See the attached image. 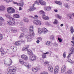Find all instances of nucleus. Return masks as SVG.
<instances>
[{
	"label": "nucleus",
	"mask_w": 74,
	"mask_h": 74,
	"mask_svg": "<svg viewBox=\"0 0 74 74\" xmlns=\"http://www.w3.org/2000/svg\"><path fill=\"white\" fill-rule=\"evenodd\" d=\"M16 70V68L14 66H10L8 69L7 74H14Z\"/></svg>",
	"instance_id": "f257e3e1"
},
{
	"label": "nucleus",
	"mask_w": 74,
	"mask_h": 74,
	"mask_svg": "<svg viewBox=\"0 0 74 74\" xmlns=\"http://www.w3.org/2000/svg\"><path fill=\"white\" fill-rule=\"evenodd\" d=\"M29 48V45H26L24 46L22 48L23 51H26L27 50L28 55H30L32 54V52H30V50H28V48Z\"/></svg>",
	"instance_id": "f03ea898"
},
{
	"label": "nucleus",
	"mask_w": 74,
	"mask_h": 74,
	"mask_svg": "<svg viewBox=\"0 0 74 74\" xmlns=\"http://www.w3.org/2000/svg\"><path fill=\"white\" fill-rule=\"evenodd\" d=\"M44 64H45V65L47 64V67L49 71L51 73L53 72V68L52 67V66L49 64V62L47 61H46L44 63Z\"/></svg>",
	"instance_id": "7ed1b4c3"
},
{
	"label": "nucleus",
	"mask_w": 74,
	"mask_h": 74,
	"mask_svg": "<svg viewBox=\"0 0 74 74\" xmlns=\"http://www.w3.org/2000/svg\"><path fill=\"white\" fill-rule=\"evenodd\" d=\"M7 11L9 14H14L15 12V10L13 8L10 7L7 8Z\"/></svg>",
	"instance_id": "20e7f679"
},
{
	"label": "nucleus",
	"mask_w": 74,
	"mask_h": 74,
	"mask_svg": "<svg viewBox=\"0 0 74 74\" xmlns=\"http://www.w3.org/2000/svg\"><path fill=\"white\" fill-rule=\"evenodd\" d=\"M40 14L42 15V17L43 19H49V17L48 16L45 15V12L43 10H40L39 11Z\"/></svg>",
	"instance_id": "39448f33"
},
{
	"label": "nucleus",
	"mask_w": 74,
	"mask_h": 74,
	"mask_svg": "<svg viewBox=\"0 0 74 74\" xmlns=\"http://www.w3.org/2000/svg\"><path fill=\"white\" fill-rule=\"evenodd\" d=\"M29 31V34L31 35H32V36H34V32H33V30H34V28L33 27V26H31L30 27Z\"/></svg>",
	"instance_id": "423d86ee"
},
{
	"label": "nucleus",
	"mask_w": 74,
	"mask_h": 74,
	"mask_svg": "<svg viewBox=\"0 0 74 74\" xmlns=\"http://www.w3.org/2000/svg\"><path fill=\"white\" fill-rule=\"evenodd\" d=\"M30 55V56L29 57V59L30 60L32 61H34V60H36V57L33 54V52H32V54Z\"/></svg>",
	"instance_id": "0eeeda50"
},
{
	"label": "nucleus",
	"mask_w": 74,
	"mask_h": 74,
	"mask_svg": "<svg viewBox=\"0 0 74 74\" xmlns=\"http://www.w3.org/2000/svg\"><path fill=\"white\" fill-rule=\"evenodd\" d=\"M19 62L21 64H23V65H24V66H25L26 67H29V64H28V63H26V62H24L22 60L19 59Z\"/></svg>",
	"instance_id": "6e6552de"
},
{
	"label": "nucleus",
	"mask_w": 74,
	"mask_h": 74,
	"mask_svg": "<svg viewBox=\"0 0 74 74\" xmlns=\"http://www.w3.org/2000/svg\"><path fill=\"white\" fill-rule=\"evenodd\" d=\"M34 23L36 25H41V22L38 20H35L33 21Z\"/></svg>",
	"instance_id": "1a4fd4ad"
},
{
	"label": "nucleus",
	"mask_w": 74,
	"mask_h": 74,
	"mask_svg": "<svg viewBox=\"0 0 74 74\" xmlns=\"http://www.w3.org/2000/svg\"><path fill=\"white\" fill-rule=\"evenodd\" d=\"M66 70V66L65 65H63L61 68V73H64Z\"/></svg>",
	"instance_id": "9d476101"
},
{
	"label": "nucleus",
	"mask_w": 74,
	"mask_h": 74,
	"mask_svg": "<svg viewBox=\"0 0 74 74\" xmlns=\"http://www.w3.org/2000/svg\"><path fill=\"white\" fill-rule=\"evenodd\" d=\"M34 36H33V35L30 34L28 35L27 36V41L28 42H30V41H31V40L33 37H34Z\"/></svg>",
	"instance_id": "9b49d317"
},
{
	"label": "nucleus",
	"mask_w": 74,
	"mask_h": 74,
	"mask_svg": "<svg viewBox=\"0 0 74 74\" xmlns=\"http://www.w3.org/2000/svg\"><path fill=\"white\" fill-rule=\"evenodd\" d=\"M70 50L71 53H69V55L67 57V58H70V57L71 56V54H72V53H73V52H74V49L73 47L71 48L70 49Z\"/></svg>",
	"instance_id": "f8f14e48"
},
{
	"label": "nucleus",
	"mask_w": 74,
	"mask_h": 74,
	"mask_svg": "<svg viewBox=\"0 0 74 74\" xmlns=\"http://www.w3.org/2000/svg\"><path fill=\"white\" fill-rule=\"evenodd\" d=\"M59 71V66H56L54 69V73H58Z\"/></svg>",
	"instance_id": "ddd939ff"
},
{
	"label": "nucleus",
	"mask_w": 74,
	"mask_h": 74,
	"mask_svg": "<svg viewBox=\"0 0 74 74\" xmlns=\"http://www.w3.org/2000/svg\"><path fill=\"white\" fill-rule=\"evenodd\" d=\"M44 9L45 11H48L51 10V6H46L45 7Z\"/></svg>",
	"instance_id": "4468645a"
},
{
	"label": "nucleus",
	"mask_w": 74,
	"mask_h": 74,
	"mask_svg": "<svg viewBox=\"0 0 74 74\" xmlns=\"http://www.w3.org/2000/svg\"><path fill=\"white\" fill-rule=\"evenodd\" d=\"M42 32L44 33V34H45V33H47L48 32V31L47 29L45 28H43L42 29Z\"/></svg>",
	"instance_id": "2eb2a0df"
},
{
	"label": "nucleus",
	"mask_w": 74,
	"mask_h": 74,
	"mask_svg": "<svg viewBox=\"0 0 74 74\" xmlns=\"http://www.w3.org/2000/svg\"><path fill=\"white\" fill-rule=\"evenodd\" d=\"M21 58L25 60H27V56L25 55H22L21 56Z\"/></svg>",
	"instance_id": "dca6fc26"
},
{
	"label": "nucleus",
	"mask_w": 74,
	"mask_h": 74,
	"mask_svg": "<svg viewBox=\"0 0 74 74\" xmlns=\"http://www.w3.org/2000/svg\"><path fill=\"white\" fill-rule=\"evenodd\" d=\"M15 19H12V20H11V26H14V25H15Z\"/></svg>",
	"instance_id": "f3484780"
},
{
	"label": "nucleus",
	"mask_w": 74,
	"mask_h": 74,
	"mask_svg": "<svg viewBox=\"0 0 74 74\" xmlns=\"http://www.w3.org/2000/svg\"><path fill=\"white\" fill-rule=\"evenodd\" d=\"M20 29L21 31H22V32H25L27 30V28H25V27H20Z\"/></svg>",
	"instance_id": "a211bd4d"
},
{
	"label": "nucleus",
	"mask_w": 74,
	"mask_h": 74,
	"mask_svg": "<svg viewBox=\"0 0 74 74\" xmlns=\"http://www.w3.org/2000/svg\"><path fill=\"white\" fill-rule=\"evenodd\" d=\"M13 18H19V15L18 14H14L13 15Z\"/></svg>",
	"instance_id": "6ab92c4d"
},
{
	"label": "nucleus",
	"mask_w": 74,
	"mask_h": 74,
	"mask_svg": "<svg viewBox=\"0 0 74 74\" xmlns=\"http://www.w3.org/2000/svg\"><path fill=\"white\" fill-rule=\"evenodd\" d=\"M5 10V8L3 6H0V11H3V10Z\"/></svg>",
	"instance_id": "aec40b11"
},
{
	"label": "nucleus",
	"mask_w": 74,
	"mask_h": 74,
	"mask_svg": "<svg viewBox=\"0 0 74 74\" xmlns=\"http://www.w3.org/2000/svg\"><path fill=\"white\" fill-rule=\"evenodd\" d=\"M70 30L71 33L72 34V33H74V29H73V26H71V27L70 28Z\"/></svg>",
	"instance_id": "412c9836"
},
{
	"label": "nucleus",
	"mask_w": 74,
	"mask_h": 74,
	"mask_svg": "<svg viewBox=\"0 0 74 74\" xmlns=\"http://www.w3.org/2000/svg\"><path fill=\"white\" fill-rule=\"evenodd\" d=\"M10 64H7L6 63V62H4V64H6V65H7L8 66H10L11 65V64H12V60H11V59L10 60Z\"/></svg>",
	"instance_id": "4be33fe9"
},
{
	"label": "nucleus",
	"mask_w": 74,
	"mask_h": 74,
	"mask_svg": "<svg viewBox=\"0 0 74 74\" xmlns=\"http://www.w3.org/2000/svg\"><path fill=\"white\" fill-rule=\"evenodd\" d=\"M32 71L34 73H36L38 71V69L37 68H33L32 69Z\"/></svg>",
	"instance_id": "5701e85b"
},
{
	"label": "nucleus",
	"mask_w": 74,
	"mask_h": 74,
	"mask_svg": "<svg viewBox=\"0 0 74 74\" xmlns=\"http://www.w3.org/2000/svg\"><path fill=\"white\" fill-rule=\"evenodd\" d=\"M12 33H16L17 32V29L15 28H13L12 30Z\"/></svg>",
	"instance_id": "b1692460"
},
{
	"label": "nucleus",
	"mask_w": 74,
	"mask_h": 74,
	"mask_svg": "<svg viewBox=\"0 0 74 74\" xmlns=\"http://www.w3.org/2000/svg\"><path fill=\"white\" fill-rule=\"evenodd\" d=\"M55 2L56 4H58L59 5H61L62 4V2L60 1H55Z\"/></svg>",
	"instance_id": "393cba45"
},
{
	"label": "nucleus",
	"mask_w": 74,
	"mask_h": 74,
	"mask_svg": "<svg viewBox=\"0 0 74 74\" xmlns=\"http://www.w3.org/2000/svg\"><path fill=\"white\" fill-rule=\"evenodd\" d=\"M20 41H18L17 42H15L14 43V45H16V46H18V45H20V44L19 43V42Z\"/></svg>",
	"instance_id": "a878e982"
},
{
	"label": "nucleus",
	"mask_w": 74,
	"mask_h": 74,
	"mask_svg": "<svg viewBox=\"0 0 74 74\" xmlns=\"http://www.w3.org/2000/svg\"><path fill=\"white\" fill-rule=\"evenodd\" d=\"M59 46V44L58 43L56 42H55L53 43V46L55 47H58Z\"/></svg>",
	"instance_id": "bb28decb"
},
{
	"label": "nucleus",
	"mask_w": 74,
	"mask_h": 74,
	"mask_svg": "<svg viewBox=\"0 0 74 74\" xmlns=\"http://www.w3.org/2000/svg\"><path fill=\"white\" fill-rule=\"evenodd\" d=\"M33 6L32 7V11H34L35 10H36V8L34 6H35V4H33L32 5Z\"/></svg>",
	"instance_id": "cd10ccee"
},
{
	"label": "nucleus",
	"mask_w": 74,
	"mask_h": 74,
	"mask_svg": "<svg viewBox=\"0 0 74 74\" xmlns=\"http://www.w3.org/2000/svg\"><path fill=\"white\" fill-rule=\"evenodd\" d=\"M7 24L8 25L11 26V21H8L7 22Z\"/></svg>",
	"instance_id": "c85d7f7f"
},
{
	"label": "nucleus",
	"mask_w": 74,
	"mask_h": 74,
	"mask_svg": "<svg viewBox=\"0 0 74 74\" xmlns=\"http://www.w3.org/2000/svg\"><path fill=\"white\" fill-rule=\"evenodd\" d=\"M58 21L57 19H55V21L54 22V25H56L58 24Z\"/></svg>",
	"instance_id": "c756f323"
},
{
	"label": "nucleus",
	"mask_w": 74,
	"mask_h": 74,
	"mask_svg": "<svg viewBox=\"0 0 74 74\" xmlns=\"http://www.w3.org/2000/svg\"><path fill=\"white\" fill-rule=\"evenodd\" d=\"M24 21L25 22L27 23L29 22V20L28 19H25L24 20Z\"/></svg>",
	"instance_id": "7c9ffc66"
},
{
	"label": "nucleus",
	"mask_w": 74,
	"mask_h": 74,
	"mask_svg": "<svg viewBox=\"0 0 74 74\" xmlns=\"http://www.w3.org/2000/svg\"><path fill=\"white\" fill-rule=\"evenodd\" d=\"M38 32L39 34H41V33L42 32V29H38Z\"/></svg>",
	"instance_id": "2f4dec72"
},
{
	"label": "nucleus",
	"mask_w": 74,
	"mask_h": 74,
	"mask_svg": "<svg viewBox=\"0 0 74 74\" xmlns=\"http://www.w3.org/2000/svg\"><path fill=\"white\" fill-rule=\"evenodd\" d=\"M21 2V3H18V5H19V6H22L24 4L23 2Z\"/></svg>",
	"instance_id": "473e14b6"
},
{
	"label": "nucleus",
	"mask_w": 74,
	"mask_h": 74,
	"mask_svg": "<svg viewBox=\"0 0 74 74\" xmlns=\"http://www.w3.org/2000/svg\"><path fill=\"white\" fill-rule=\"evenodd\" d=\"M51 42L49 41H48L47 42H46V44L47 45H51Z\"/></svg>",
	"instance_id": "72a5a7b5"
},
{
	"label": "nucleus",
	"mask_w": 74,
	"mask_h": 74,
	"mask_svg": "<svg viewBox=\"0 0 74 74\" xmlns=\"http://www.w3.org/2000/svg\"><path fill=\"white\" fill-rule=\"evenodd\" d=\"M67 72L69 74H71V73H72V70H71V69H70Z\"/></svg>",
	"instance_id": "f704fd0d"
},
{
	"label": "nucleus",
	"mask_w": 74,
	"mask_h": 74,
	"mask_svg": "<svg viewBox=\"0 0 74 74\" xmlns=\"http://www.w3.org/2000/svg\"><path fill=\"white\" fill-rule=\"evenodd\" d=\"M68 62H69L71 64H73V62H72V60H71L70 59H69L68 60Z\"/></svg>",
	"instance_id": "c9c22d12"
},
{
	"label": "nucleus",
	"mask_w": 74,
	"mask_h": 74,
	"mask_svg": "<svg viewBox=\"0 0 74 74\" xmlns=\"http://www.w3.org/2000/svg\"><path fill=\"white\" fill-rule=\"evenodd\" d=\"M5 16L6 17H8V18H9V19H12V17L8 16L7 14H5Z\"/></svg>",
	"instance_id": "e433bc0d"
},
{
	"label": "nucleus",
	"mask_w": 74,
	"mask_h": 74,
	"mask_svg": "<svg viewBox=\"0 0 74 74\" xmlns=\"http://www.w3.org/2000/svg\"><path fill=\"white\" fill-rule=\"evenodd\" d=\"M45 25H47V26H51V24L50 23H49L47 22H45Z\"/></svg>",
	"instance_id": "4c0bfd02"
},
{
	"label": "nucleus",
	"mask_w": 74,
	"mask_h": 74,
	"mask_svg": "<svg viewBox=\"0 0 74 74\" xmlns=\"http://www.w3.org/2000/svg\"><path fill=\"white\" fill-rule=\"evenodd\" d=\"M35 4H38V5H39L40 4V3L39 2V1H36L35 2Z\"/></svg>",
	"instance_id": "58836bf2"
},
{
	"label": "nucleus",
	"mask_w": 74,
	"mask_h": 74,
	"mask_svg": "<svg viewBox=\"0 0 74 74\" xmlns=\"http://www.w3.org/2000/svg\"><path fill=\"white\" fill-rule=\"evenodd\" d=\"M17 50V47H14V48L13 49V52H16Z\"/></svg>",
	"instance_id": "ea45409f"
},
{
	"label": "nucleus",
	"mask_w": 74,
	"mask_h": 74,
	"mask_svg": "<svg viewBox=\"0 0 74 74\" xmlns=\"http://www.w3.org/2000/svg\"><path fill=\"white\" fill-rule=\"evenodd\" d=\"M1 52L2 55H4L5 53V52L4 51V50L3 51H1Z\"/></svg>",
	"instance_id": "a19ab883"
},
{
	"label": "nucleus",
	"mask_w": 74,
	"mask_h": 74,
	"mask_svg": "<svg viewBox=\"0 0 74 74\" xmlns=\"http://www.w3.org/2000/svg\"><path fill=\"white\" fill-rule=\"evenodd\" d=\"M5 1L7 3H10V2H11V1H12L13 0H5Z\"/></svg>",
	"instance_id": "79ce46f5"
},
{
	"label": "nucleus",
	"mask_w": 74,
	"mask_h": 74,
	"mask_svg": "<svg viewBox=\"0 0 74 74\" xmlns=\"http://www.w3.org/2000/svg\"><path fill=\"white\" fill-rule=\"evenodd\" d=\"M46 57H47V56L46 55H44L43 54L42 56V58L43 59H45V58H46Z\"/></svg>",
	"instance_id": "37998d69"
},
{
	"label": "nucleus",
	"mask_w": 74,
	"mask_h": 74,
	"mask_svg": "<svg viewBox=\"0 0 74 74\" xmlns=\"http://www.w3.org/2000/svg\"><path fill=\"white\" fill-rule=\"evenodd\" d=\"M20 25H21V26H23L24 25V23H23V21H21L20 23Z\"/></svg>",
	"instance_id": "c03bdc74"
},
{
	"label": "nucleus",
	"mask_w": 74,
	"mask_h": 74,
	"mask_svg": "<svg viewBox=\"0 0 74 74\" xmlns=\"http://www.w3.org/2000/svg\"><path fill=\"white\" fill-rule=\"evenodd\" d=\"M42 5H46V2L44 1H43V2L42 3Z\"/></svg>",
	"instance_id": "a18cd8bd"
},
{
	"label": "nucleus",
	"mask_w": 74,
	"mask_h": 74,
	"mask_svg": "<svg viewBox=\"0 0 74 74\" xmlns=\"http://www.w3.org/2000/svg\"><path fill=\"white\" fill-rule=\"evenodd\" d=\"M58 40L59 41V42H61L62 41V40L61 38H60L59 37L58 38Z\"/></svg>",
	"instance_id": "49530a36"
},
{
	"label": "nucleus",
	"mask_w": 74,
	"mask_h": 74,
	"mask_svg": "<svg viewBox=\"0 0 74 74\" xmlns=\"http://www.w3.org/2000/svg\"><path fill=\"white\" fill-rule=\"evenodd\" d=\"M24 36V34L23 33H22L21 34L20 36V37L22 38Z\"/></svg>",
	"instance_id": "de8ad7c7"
},
{
	"label": "nucleus",
	"mask_w": 74,
	"mask_h": 74,
	"mask_svg": "<svg viewBox=\"0 0 74 74\" xmlns=\"http://www.w3.org/2000/svg\"><path fill=\"white\" fill-rule=\"evenodd\" d=\"M3 39V35L0 34V40H1Z\"/></svg>",
	"instance_id": "09e8293b"
},
{
	"label": "nucleus",
	"mask_w": 74,
	"mask_h": 74,
	"mask_svg": "<svg viewBox=\"0 0 74 74\" xmlns=\"http://www.w3.org/2000/svg\"><path fill=\"white\" fill-rule=\"evenodd\" d=\"M50 38L51 39H52V40H53L54 39V36H53L51 35L50 36Z\"/></svg>",
	"instance_id": "8fccbe9b"
},
{
	"label": "nucleus",
	"mask_w": 74,
	"mask_h": 74,
	"mask_svg": "<svg viewBox=\"0 0 74 74\" xmlns=\"http://www.w3.org/2000/svg\"><path fill=\"white\" fill-rule=\"evenodd\" d=\"M43 1L41 0H39V3H40V4H42V3Z\"/></svg>",
	"instance_id": "3c124183"
},
{
	"label": "nucleus",
	"mask_w": 74,
	"mask_h": 74,
	"mask_svg": "<svg viewBox=\"0 0 74 74\" xmlns=\"http://www.w3.org/2000/svg\"><path fill=\"white\" fill-rule=\"evenodd\" d=\"M71 42H72V44H71L72 46H73L74 47V41H71Z\"/></svg>",
	"instance_id": "603ef678"
},
{
	"label": "nucleus",
	"mask_w": 74,
	"mask_h": 74,
	"mask_svg": "<svg viewBox=\"0 0 74 74\" xmlns=\"http://www.w3.org/2000/svg\"><path fill=\"white\" fill-rule=\"evenodd\" d=\"M66 53L64 52L63 54V56L64 58H65L66 56Z\"/></svg>",
	"instance_id": "864d4df0"
},
{
	"label": "nucleus",
	"mask_w": 74,
	"mask_h": 74,
	"mask_svg": "<svg viewBox=\"0 0 74 74\" xmlns=\"http://www.w3.org/2000/svg\"><path fill=\"white\" fill-rule=\"evenodd\" d=\"M13 3L14 4H17V5H18V3L16 2H15V1H13Z\"/></svg>",
	"instance_id": "5fc2aeb1"
},
{
	"label": "nucleus",
	"mask_w": 74,
	"mask_h": 74,
	"mask_svg": "<svg viewBox=\"0 0 74 74\" xmlns=\"http://www.w3.org/2000/svg\"><path fill=\"white\" fill-rule=\"evenodd\" d=\"M57 17H58V18H59V19H61V18H62L61 16H59V15L58 14L57 15Z\"/></svg>",
	"instance_id": "6e6d98bb"
},
{
	"label": "nucleus",
	"mask_w": 74,
	"mask_h": 74,
	"mask_svg": "<svg viewBox=\"0 0 74 74\" xmlns=\"http://www.w3.org/2000/svg\"><path fill=\"white\" fill-rule=\"evenodd\" d=\"M65 8H68L69 7V5H68V4H66V5H65Z\"/></svg>",
	"instance_id": "4d7b16f0"
},
{
	"label": "nucleus",
	"mask_w": 74,
	"mask_h": 74,
	"mask_svg": "<svg viewBox=\"0 0 74 74\" xmlns=\"http://www.w3.org/2000/svg\"><path fill=\"white\" fill-rule=\"evenodd\" d=\"M4 21V19H0V22H3Z\"/></svg>",
	"instance_id": "13d9d810"
},
{
	"label": "nucleus",
	"mask_w": 74,
	"mask_h": 74,
	"mask_svg": "<svg viewBox=\"0 0 74 74\" xmlns=\"http://www.w3.org/2000/svg\"><path fill=\"white\" fill-rule=\"evenodd\" d=\"M15 48V46H12L11 47V49H13L14 48Z\"/></svg>",
	"instance_id": "bf43d9fd"
},
{
	"label": "nucleus",
	"mask_w": 74,
	"mask_h": 74,
	"mask_svg": "<svg viewBox=\"0 0 74 74\" xmlns=\"http://www.w3.org/2000/svg\"><path fill=\"white\" fill-rule=\"evenodd\" d=\"M4 50L3 49V48H1L0 49V51L1 52V51H3V50Z\"/></svg>",
	"instance_id": "052dcab7"
},
{
	"label": "nucleus",
	"mask_w": 74,
	"mask_h": 74,
	"mask_svg": "<svg viewBox=\"0 0 74 74\" xmlns=\"http://www.w3.org/2000/svg\"><path fill=\"white\" fill-rule=\"evenodd\" d=\"M48 53H49V52H47L46 53H44L43 54H44V55H46V54H48Z\"/></svg>",
	"instance_id": "680f3d73"
},
{
	"label": "nucleus",
	"mask_w": 74,
	"mask_h": 74,
	"mask_svg": "<svg viewBox=\"0 0 74 74\" xmlns=\"http://www.w3.org/2000/svg\"><path fill=\"white\" fill-rule=\"evenodd\" d=\"M39 43H40V41L39 40H38L36 41V43L37 44H39Z\"/></svg>",
	"instance_id": "e2e57ef3"
},
{
	"label": "nucleus",
	"mask_w": 74,
	"mask_h": 74,
	"mask_svg": "<svg viewBox=\"0 0 74 74\" xmlns=\"http://www.w3.org/2000/svg\"><path fill=\"white\" fill-rule=\"evenodd\" d=\"M38 38V40H42V38L41 37H39Z\"/></svg>",
	"instance_id": "0e129e2a"
},
{
	"label": "nucleus",
	"mask_w": 74,
	"mask_h": 74,
	"mask_svg": "<svg viewBox=\"0 0 74 74\" xmlns=\"http://www.w3.org/2000/svg\"><path fill=\"white\" fill-rule=\"evenodd\" d=\"M34 17L35 18H38V16H37V15H35Z\"/></svg>",
	"instance_id": "69168bd1"
},
{
	"label": "nucleus",
	"mask_w": 74,
	"mask_h": 74,
	"mask_svg": "<svg viewBox=\"0 0 74 74\" xmlns=\"http://www.w3.org/2000/svg\"><path fill=\"white\" fill-rule=\"evenodd\" d=\"M54 11L55 12H58V10L57 9H55L54 10Z\"/></svg>",
	"instance_id": "338daca9"
},
{
	"label": "nucleus",
	"mask_w": 74,
	"mask_h": 74,
	"mask_svg": "<svg viewBox=\"0 0 74 74\" xmlns=\"http://www.w3.org/2000/svg\"><path fill=\"white\" fill-rule=\"evenodd\" d=\"M72 39L73 40V41H74V35H73V36L72 37Z\"/></svg>",
	"instance_id": "774afa93"
}]
</instances>
